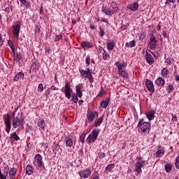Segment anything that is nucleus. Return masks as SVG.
<instances>
[{
	"label": "nucleus",
	"instance_id": "nucleus-20",
	"mask_svg": "<svg viewBox=\"0 0 179 179\" xmlns=\"http://www.w3.org/2000/svg\"><path fill=\"white\" fill-rule=\"evenodd\" d=\"M127 8H128V9H130V10H132V12H136V10H138V9L139 8V4L138 3V2H134V3L129 4L127 6Z\"/></svg>",
	"mask_w": 179,
	"mask_h": 179
},
{
	"label": "nucleus",
	"instance_id": "nucleus-48",
	"mask_svg": "<svg viewBox=\"0 0 179 179\" xmlns=\"http://www.w3.org/2000/svg\"><path fill=\"white\" fill-rule=\"evenodd\" d=\"M85 64L87 66H89V65H90V56L87 55L86 59H85Z\"/></svg>",
	"mask_w": 179,
	"mask_h": 179
},
{
	"label": "nucleus",
	"instance_id": "nucleus-1",
	"mask_svg": "<svg viewBox=\"0 0 179 179\" xmlns=\"http://www.w3.org/2000/svg\"><path fill=\"white\" fill-rule=\"evenodd\" d=\"M137 127L140 134H149L150 132L151 123L150 122H145L143 118L139 119Z\"/></svg>",
	"mask_w": 179,
	"mask_h": 179
},
{
	"label": "nucleus",
	"instance_id": "nucleus-10",
	"mask_svg": "<svg viewBox=\"0 0 179 179\" xmlns=\"http://www.w3.org/2000/svg\"><path fill=\"white\" fill-rule=\"evenodd\" d=\"M149 47L151 50H155L157 47V40H156V36L153 34L150 36Z\"/></svg>",
	"mask_w": 179,
	"mask_h": 179
},
{
	"label": "nucleus",
	"instance_id": "nucleus-21",
	"mask_svg": "<svg viewBox=\"0 0 179 179\" xmlns=\"http://www.w3.org/2000/svg\"><path fill=\"white\" fill-rule=\"evenodd\" d=\"M25 170L27 176H31L34 173V168L31 165H27Z\"/></svg>",
	"mask_w": 179,
	"mask_h": 179
},
{
	"label": "nucleus",
	"instance_id": "nucleus-36",
	"mask_svg": "<svg viewBox=\"0 0 179 179\" xmlns=\"http://www.w3.org/2000/svg\"><path fill=\"white\" fill-rule=\"evenodd\" d=\"M135 45H136V41H135V40H133L131 41H130L129 43L127 42L125 44V46L127 48H133V47H135Z\"/></svg>",
	"mask_w": 179,
	"mask_h": 179
},
{
	"label": "nucleus",
	"instance_id": "nucleus-45",
	"mask_svg": "<svg viewBox=\"0 0 179 179\" xmlns=\"http://www.w3.org/2000/svg\"><path fill=\"white\" fill-rule=\"evenodd\" d=\"M173 61V58L171 57H168L165 59V64L166 65H171V62Z\"/></svg>",
	"mask_w": 179,
	"mask_h": 179
},
{
	"label": "nucleus",
	"instance_id": "nucleus-15",
	"mask_svg": "<svg viewBox=\"0 0 179 179\" xmlns=\"http://www.w3.org/2000/svg\"><path fill=\"white\" fill-rule=\"evenodd\" d=\"M145 59L146 60V62L149 64V65H153V64H155V58H153V56L150 52H145Z\"/></svg>",
	"mask_w": 179,
	"mask_h": 179
},
{
	"label": "nucleus",
	"instance_id": "nucleus-50",
	"mask_svg": "<svg viewBox=\"0 0 179 179\" xmlns=\"http://www.w3.org/2000/svg\"><path fill=\"white\" fill-rule=\"evenodd\" d=\"M175 166L176 169H179V157H176V162H175Z\"/></svg>",
	"mask_w": 179,
	"mask_h": 179
},
{
	"label": "nucleus",
	"instance_id": "nucleus-9",
	"mask_svg": "<svg viewBox=\"0 0 179 179\" xmlns=\"http://www.w3.org/2000/svg\"><path fill=\"white\" fill-rule=\"evenodd\" d=\"M78 174L81 178H89L90 176H92V169H85L83 170H81L78 172Z\"/></svg>",
	"mask_w": 179,
	"mask_h": 179
},
{
	"label": "nucleus",
	"instance_id": "nucleus-51",
	"mask_svg": "<svg viewBox=\"0 0 179 179\" xmlns=\"http://www.w3.org/2000/svg\"><path fill=\"white\" fill-rule=\"evenodd\" d=\"M99 51L101 52V54H106V50L101 46H99Z\"/></svg>",
	"mask_w": 179,
	"mask_h": 179
},
{
	"label": "nucleus",
	"instance_id": "nucleus-14",
	"mask_svg": "<svg viewBox=\"0 0 179 179\" xmlns=\"http://www.w3.org/2000/svg\"><path fill=\"white\" fill-rule=\"evenodd\" d=\"M145 86L150 93H155V85H153V82H152V80H146Z\"/></svg>",
	"mask_w": 179,
	"mask_h": 179
},
{
	"label": "nucleus",
	"instance_id": "nucleus-40",
	"mask_svg": "<svg viewBox=\"0 0 179 179\" xmlns=\"http://www.w3.org/2000/svg\"><path fill=\"white\" fill-rule=\"evenodd\" d=\"M105 94H106V90H104L103 87H101V90H99L97 94V97H103V96H104Z\"/></svg>",
	"mask_w": 179,
	"mask_h": 179
},
{
	"label": "nucleus",
	"instance_id": "nucleus-62",
	"mask_svg": "<svg viewBox=\"0 0 179 179\" xmlns=\"http://www.w3.org/2000/svg\"><path fill=\"white\" fill-rule=\"evenodd\" d=\"M102 22H103L104 23H108V19H106V18H103L102 20Z\"/></svg>",
	"mask_w": 179,
	"mask_h": 179
},
{
	"label": "nucleus",
	"instance_id": "nucleus-41",
	"mask_svg": "<svg viewBox=\"0 0 179 179\" xmlns=\"http://www.w3.org/2000/svg\"><path fill=\"white\" fill-rule=\"evenodd\" d=\"M174 90V86L173 85H169L166 88V92L168 94H170Z\"/></svg>",
	"mask_w": 179,
	"mask_h": 179
},
{
	"label": "nucleus",
	"instance_id": "nucleus-58",
	"mask_svg": "<svg viewBox=\"0 0 179 179\" xmlns=\"http://www.w3.org/2000/svg\"><path fill=\"white\" fill-rule=\"evenodd\" d=\"M90 29H91V30H94L96 29V26H94L93 24H90Z\"/></svg>",
	"mask_w": 179,
	"mask_h": 179
},
{
	"label": "nucleus",
	"instance_id": "nucleus-31",
	"mask_svg": "<svg viewBox=\"0 0 179 179\" xmlns=\"http://www.w3.org/2000/svg\"><path fill=\"white\" fill-rule=\"evenodd\" d=\"M164 170L166 173H171L173 170V166L171 164L167 163L164 165Z\"/></svg>",
	"mask_w": 179,
	"mask_h": 179
},
{
	"label": "nucleus",
	"instance_id": "nucleus-59",
	"mask_svg": "<svg viewBox=\"0 0 179 179\" xmlns=\"http://www.w3.org/2000/svg\"><path fill=\"white\" fill-rule=\"evenodd\" d=\"M175 80H176V82H179V76H178V74L175 75Z\"/></svg>",
	"mask_w": 179,
	"mask_h": 179
},
{
	"label": "nucleus",
	"instance_id": "nucleus-28",
	"mask_svg": "<svg viewBox=\"0 0 179 179\" xmlns=\"http://www.w3.org/2000/svg\"><path fill=\"white\" fill-rule=\"evenodd\" d=\"M102 12H103V13H105V15H106L107 16L113 15V13L111 12V8H108L103 7Z\"/></svg>",
	"mask_w": 179,
	"mask_h": 179
},
{
	"label": "nucleus",
	"instance_id": "nucleus-13",
	"mask_svg": "<svg viewBox=\"0 0 179 179\" xmlns=\"http://www.w3.org/2000/svg\"><path fill=\"white\" fill-rule=\"evenodd\" d=\"M97 117H99L97 112H91L87 113V120L90 123L94 121V118H97Z\"/></svg>",
	"mask_w": 179,
	"mask_h": 179
},
{
	"label": "nucleus",
	"instance_id": "nucleus-30",
	"mask_svg": "<svg viewBox=\"0 0 179 179\" xmlns=\"http://www.w3.org/2000/svg\"><path fill=\"white\" fill-rule=\"evenodd\" d=\"M117 73L120 76H122V78H128L129 76L128 73L124 69L117 71Z\"/></svg>",
	"mask_w": 179,
	"mask_h": 179
},
{
	"label": "nucleus",
	"instance_id": "nucleus-8",
	"mask_svg": "<svg viewBox=\"0 0 179 179\" xmlns=\"http://www.w3.org/2000/svg\"><path fill=\"white\" fill-rule=\"evenodd\" d=\"M3 119L6 125L5 131L7 134H9V132H10V115L8 113L3 115Z\"/></svg>",
	"mask_w": 179,
	"mask_h": 179
},
{
	"label": "nucleus",
	"instance_id": "nucleus-49",
	"mask_svg": "<svg viewBox=\"0 0 179 179\" xmlns=\"http://www.w3.org/2000/svg\"><path fill=\"white\" fill-rule=\"evenodd\" d=\"M177 0H166L165 5H170V3H176Z\"/></svg>",
	"mask_w": 179,
	"mask_h": 179
},
{
	"label": "nucleus",
	"instance_id": "nucleus-3",
	"mask_svg": "<svg viewBox=\"0 0 179 179\" xmlns=\"http://www.w3.org/2000/svg\"><path fill=\"white\" fill-rule=\"evenodd\" d=\"M34 166L37 167L39 171H45V165L43 162V157L40 154H36L34 157Z\"/></svg>",
	"mask_w": 179,
	"mask_h": 179
},
{
	"label": "nucleus",
	"instance_id": "nucleus-52",
	"mask_svg": "<svg viewBox=\"0 0 179 179\" xmlns=\"http://www.w3.org/2000/svg\"><path fill=\"white\" fill-rule=\"evenodd\" d=\"M99 36L100 37H104V29H103V28L99 27Z\"/></svg>",
	"mask_w": 179,
	"mask_h": 179
},
{
	"label": "nucleus",
	"instance_id": "nucleus-34",
	"mask_svg": "<svg viewBox=\"0 0 179 179\" xmlns=\"http://www.w3.org/2000/svg\"><path fill=\"white\" fill-rule=\"evenodd\" d=\"M114 167H115V165L114 164H108L106 166L105 171H107V174H108V173H111V171H113V169H114Z\"/></svg>",
	"mask_w": 179,
	"mask_h": 179
},
{
	"label": "nucleus",
	"instance_id": "nucleus-19",
	"mask_svg": "<svg viewBox=\"0 0 179 179\" xmlns=\"http://www.w3.org/2000/svg\"><path fill=\"white\" fill-rule=\"evenodd\" d=\"M165 150L164 147L159 146L155 152V157H162L164 155Z\"/></svg>",
	"mask_w": 179,
	"mask_h": 179
},
{
	"label": "nucleus",
	"instance_id": "nucleus-60",
	"mask_svg": "<svg viewBox=\"0 0 179 179\" xmlns=\"http://www.w3.org/2000/svg\"><path fill=\"white\" fill-rule=\"evenodd\" d=\"M172 118H173V120H175V121H178V120L177 116H176L174 115H172Z\"/></svg>",
	"mask_w": 179,
	"mask_h": 179
},
{
	"label": "nucleus",
	"instance_id": "nucleus-57",
	"mask_svg": "<svg viewBox=\"0 0 179 179\" xmlns=\"http://www.w3.org/2000/svg\"><path fill=\"white\" fill-rule=\"evenodd\" d=\"M162 36L164 37V38H167V31H163Z\"/></svg>",
	"mask_w": 179,
	"mask_h": 179
},
{
	"label": "nucleus",
	"instance_id": "nucleus-56",
	"mask_svg": "<svg viewBox=\"0 0 179 179\" xmlns=\"http://www.w3.org/2000/svg\"><path fill=\"white\" fill-rule=\"evenodd\" d=\"M104 157H106V153H104V152H101V153L99 154V158H101V159H104Z\"/></svg>",
	"mask_w": 179,
	"mask_h": 179
},
{
	"label": "nucleus",
	"instance_id": "nucleus-26",
	"mask_svg": "<svg viewBox=\"0 0 179 179\" xmlns=\"http://www.w3.org/2000/svg\"><path fill=\"white\" fill-rule=\"evenodd\" d=\"M64 141L66 142V145L68 148H72V146L73 145V141L70 137L66 138L64 139Z\"/></svg>",
	"mask_w": 179,
	"mask_h": 179
},
{
	"label": "nucleus",
	"instance_id": "nucleus-38",
	"mask_svg": "<svg viewBox=\"0 0 179 179\" xmlns=\"http://www.w3.org/2000/svg\"><path fill=\"white\" fill-rule=\"evenodd\" d=\"M102 123H103V117H99V118H98V119H96V120H95L94 126H95L96 127H100V125H101Z\"/></svg>",
	"mask_w": 179,
	"mask_h": 179
},
{
	"label": "nucleus",
	"instance_id": "nucleus-6",
	"mask_svg": "<svg viewBox=\"0 0 179 179\" xmlns=\"http://www.w3.org/2000/svg\"><path fill=\"white\" fill-rule=\"evenodd\" d=\"M13 34L15 38L19 40V34H20V29L22 27V23L20 21H15L13 24Z\"/></svg>",
	"mask_w": 179,
	"mask_h": 179
},
{
	"label": "nucleus",
	"instance_id": "nucleus-55",
	"mask_svg": "<svg viewBox=\"0 0 179 179\" xmlns=\"http://www.w3.org/2000/svg\"><path fill=\"white\" fill-rule=\"evenodd\" d=\"M3 45V38H2V34H0V47Z\"/></svg>",
	"mask_w": 179,
	"mask_h": 179
},
{
	"label": "nucleus",
	"instance_id": "nucleus-16",
	"mask_svg": "<svg viewBox=\"0 0 179 179\" xmlns=\"http://www.w3.org/2000/svg\"><path fill=\"white\" fill-rule=\"evenodd\" d=\"M156 114V111L153 109H151L150 110L145 113V115L149 120V122L150 121H153L155 120V115Z\"/></svg>",
	"mask_w": 179,
	"mask_h": 179
},
{
	"label": "nucleus",
	"instance_id": "nucleus-44",
	"mask_svg": "<svg viewBox=\"0 0 179 179\" xmlns=\"http://www.w3.org/2000/svg\"><path fill=\"white\" fill-rule=\"evenodd\" d=\"M103 59L104 61H107V59H110V55L108 52H105V53L103 54Z\"/></svg>",
	"mask_w": 179,
	"mask_h": 179
},
{
	"label": "nucleus",
	"instance_id": "nucleus-24",
	"mask_svg": "<svg viewBox=\"0 0 179 179\" xmlns=\"http://www.w3.org/2000/svg\"><path fill=\"white\" fill-rule=\"evenodd\" d=\"M20 79L22 80L24 79V73L22 72H19L15 76L13 81L17 82V80H20Z\"/></svg>",
	"mask_w": 179,
	"mask_h": 179
},
{
	"label": "nucleus",
	"instance_id": "nucleus-32",
	"mask_svg": "<svg viewBox=\"0 0 179 179\" xmlns=\"http://www.w3.org/2000/svg\"><path fill=\"white\" fill-rule=\"evenodd\" d=\"M20 2H21L22 5H24L27 9H30L31 8V4H30L27 0H20Z\"/></svg>",
	"mask_w": 179,
	"mask_h": 179
},
{
	"label": "nucleus",
	"instance_id": "nucleus-61",
	"mask_svg": "<svg viewBox=\"0 0 179 179\" xmlns=\"http://www.w3.org/2000/svg\"><path fill=\"white\" fill-rule=\"evenodd\" d=\"M5 12H7V13H9L10 12V9L9 8V7L5 8Z\"/></svg>",
	"mask_w": 179,
	"mask_h": 179
},
{
	"label": "nucleus",
	"instance_id": "nucleus-33",
	"mask_svg": "<svg viewBox=\"0 0 179 179\" xmlns=\"http://www.w3.org/2000/svg\"><path fill=\"white\" fill-rule=\"evenodd\" d=\"M8 44L9 45V47L10 48V50H11L13 54L15 55V51H16V49L15 48V44L13 43V41H12V40H8Z\"/></svg>",
	"mask_w": 179,
	"mask_h": 179
},
{
	"label": "nucleus",
	"instance_id": "nucleus-46",
	"mask_svg": "<svg viewBox=\"0 0 179 179\" xmlns=\"http://www.w3.org/2000/svg\"><path fill=\"white\" fill-rule=\"evenodd\" d=\"M59 40H62V34L55 35V41H59Z\"/></svg>",
	"mask_w": 179,
	"mask_h": 179
},
{
	"label": "nucleus",
	"instance_id": "nucleus-7",
	"mask_svg": "<svg viewBox=\"0 0 179 179\" xmlns=\"http://www.w3.org/2000/svg\"><path fill=\"white\" fill-rule=\"evenodd\" d=\"M61 92H62V93H64L65 97H66L68 100H71L72 88L69 87V83L68 82L65 83V85L61 89Z\"/></svg>",
	"mask_w": 179,
	"mask_h": 179
},
{
	"label": "nucleus",
	"instance_id": "nucleus-64",
	"mask_svg": "<svg viewBox=\"0 0 179 179\" xmlns=\"http://www.w3.org/2000/svg\"><path fill=\"white\" fill-rule=\"evenodd\" d=\"M83 102H84L83 100H80V101H78L79 106H82V104H83Z\"/></svg>",
	"mask_w": 179,
	"mask_h": 179
},
{
	"label": "nucleus",
	"instance_id": "nucleus-5",
	"mask_svg": "<svg viewBox=\"0 0 179 179\" xmlns=\"http://www.w3.org/2000/svg\"><path fill=\"white\" fill-rule=\"evenodd\" d=\"M99 134H100V129H94L92 130V133L89 134L86 141L88 145L93 143L97 141V138H99Z\"/></svg>",
	"mask_w": 179,
	"mask_h": 179
},
{
	"label": "nucleus",
	"instance_id": "nucleus-4",
	"mask_svg": "<svg viewBox=\"0 0 179 179\" xmlns=\"http://www.w3.org/2000/svg\"><path fill=\"white\" fill-rule=\"evenodd\" d=\"M79 72L82 79H88L90 83H93V82H94V78H93V74H92L90 69L87 68L85 70L79 69Z\"/></svg>",
	"mask_w": 179,
	"mask_h": 179
},
{
	"label": "nucleus",
	"instance_id": "nucleus-29",
	"mask_svg": "<svg viewBox=\"0 0 179 179\" xmlns=\"http://www.w3.org/2000/svg\"><path fill=\"white\" fill-rule=\"evenodd\" d=\"M110 103V99H105L103 100L102 101H101L100 104H101V107L102 108H107V107H108V104Z\"/></svg>",
	"mask_w": 179,
	"mask_h": 179
},
{
	"label": "nucleus",
	"instance_id": "nucleus-22",
	"mask_svg": "<svg viewBox=\"0 0 179 179\" xmlns=\"http://www.w3.org/2000/svg\"><path fill=\"white\" fill-rule=\"evenodd\" d=\"M76 96L80 99H82L83 94L82 93V87L80 84L76 86Z\"/></svg>",
	"mask_w": 179,
	"mask_h": 179
},
{
	"label": "nucleus",
	"instance_id": "nucleus-17",
	"mask_svg": "<svg viewBox=\"0 0 179 179\" xmlns=\"http://www.w3.org/2000/svg\"><path fill=\"white\" fill-rule=\"evenodd\" d=\"M16 174H17V169L15 167L10 168L8 172L9 178L15 179Z\"/></svg>",
	"mask_w": 179,
	"mask_h": 179
},
{
	"label": "nucleus",
	"instance_id": "nucleus-63",
	"mask_svg": "<svg viewBox=\"0 0 179 179\" xmlns=\"http://www.w3.org/2000/svg\"><path fill=\"white\" fill-rule=\"evenodd\" d=\"M121 64L123 66V68H127V64H125V62H123Z\"/></svg>",
	"mask_w": 179,
	"mask_h": 179
},
{
	"label": "nucleus",
	"instance_id": "nucleus-43",
	"mask_svg": "<svg viewBox=\"0 0 179 179\" xmlns=\"http://www.w3.org/2000/svg\"><path fill=\"white\" fill-rule=\"evenodd\" d=\"M115 66H117L118 71H122V68H124V66H122L121 63H120V62H115Z\"/></svg>",
	"mask_w": 179,
	"mask_h": 179
},
{
	"label": "nucleus",
	"instance_id": "nucleus-47",
	"mask_svg": "<svg viewBox=\"0 0 179 179\" xmlns=\"http://www.w3.org/2000/svg\"><path fill=\"white\" fill-rule=\"evenodd\" d=\"M72 101L74 103H78L79 99H78V96L74 94L73 96H71Z\"/></svg>",
	"mask_w": 179,
	"mask_h": 179
},
{
	"label": "nucleus",
	"instance_id": "nucleus-27",
	"mask_svg": "<svg viewBox=\"0 0 179 179\" xmlns=\"http://www.w3.org/2000/svg\"><path fill=\"white\" fill-rule=\"evenodd\" d=\"M155 83L157 86L162 87L164 85V83H166V82L164 81V79H163L162 77H159L155 81Z\"/></svg>",
	"mask_w": 179,
	"mask_h": 179
},
{
	"label": "nucleus",
	"instance_id": "nucleus-11",
	"mask_svg": "<svg viewBox=\"0 0 179 179\" xmlns=\"http://www.w3.org/2000/svg\"><path fill=\"white\" fill-rule=\"evenodd\" d=\"M9 166H6L3 170V173H2V170L0 169V179H6V177L9 176Z\"/></svg>",
	"mask_w": 179,
	"mask_h": 179
},
{
	"label": "nucleus",
	"instance_id": "nucleus-54",
	"mask_svg": "<svg viewBox=\"0 0 179 179\" xmlns=\"http://www.w3.org/2000/svg\"><path fill=\"white\" fill-rule=\"evenodd\" d=\"M85 134H82L80 136V142H82V143H83L85 142Z\"/></svg>",
	"mask_w": 179,
	"mask_h": 179
},
{
	"label": "nucleus",
	"instance_id": "nucleus-42",
	"mask_svg": "<svg viewBox=\"0 0 179 179\" xmlns=\"http://www.w3.org/2000/svg\"><path fill=\"white\" fill-rule=\"evenodd\" d=\"M161 75L162 76H167L169 75V70L166 68H163V69L161 71Z\"/></svg>",
	"mask_w": 179,
	"mask_h": 179
},
{
	"label": "nucleus",
	"instance_id": "nucleus-39",
	"mask_svg": "<svg viewBox=\"0 0 179 179\" xmlns=\"http://www.w3.org/2000/svg\"><path fill=\"white\" fill-rule=\"evenodd\" d=\"M110 10L112 12V15H114V13H118V10H120V8L117 6H110Z\"/></svg>",
	"mask_w": 179,
	"mask_h": 179
},
{
	"label": "nucleus",
	"instance_id": "nucleus-2",
	"mask_svg": "<svg viewBox=\"0 0 179 179\" xmlns=\"http://www.w3.org/2000/svg\"><path fill=\"white\" fill-rule=\"evenodd\" d=\"M137 161L135 163L134 167H135V171L137 173L136 176L142 174V168L144 166H146V164H148V161L146 160H143L142 157H137Z\"/></svg>",
	"mask_w": 179,
	"mask_h": 179
},
{
	"label": "nucleus",
	"instance_id": "nucleus-18",
	"mask_svg": "<svg viewBox=\"0 0 179 179\" xmlns=\"http://www.w3.org/2000/svg\"><path fill=\"white\" fill-rule=\"evenodd\" d=\"M22 121L18 117H15L13 119V128H18L22 124Z\"/></svg>",
	"mask_w": 179,
	"mask_h": 179
},
{
	"label": "nucleus",
	"instance_id": "nucleus-25",
	"mask_svg": "<svg viewBox=\"0 0 179 179\" xmlns=\"http://www.w3.org/2000/svg\"><path fill=\"white\" fill-rule=\"evenodd\" d=\"M13 55L14 61H15L16 62H19L22 59V58H23V57L22 56V53L20 52L16 53V50H15V54H13Z\"/></svg>",
	"mask_w": 179,
	"mask_h": 179
},
{
	"label": "nucleus",
	"instance_id": "nucleus-35",
	"mask_svg": "<svg viewBox=\"0 0 179 179\" xmlns=\"http://www.w3.org/2000/svg\"><path fill=\"white\" fill-rule=\"evenodd\" d=\"M10 139H13V141H20V138L16 132H13L10 135Z\"/></svg>",
	"mask_w": 179,
	"mask_h": 179
},
{
	"label": "nucleus",
	"instance_id": "nucleus-23",
	"mask_svg": "<svg viewBox=\"0 0 179 179\" xmlns=\"http://www.w3.org/2000/svg\"><path fill=\"white\" fill-rule=\"evenodd\" d=\"M37 125L38 128L44 131V129H45V122L44 121V119H39Z\"/></svg>",
	"mask_w": 179,
	"mask_h": 179
},
{
	"label": "nucleus",
	"instance_id": "nucleus-37",
	"mask_svg": "<svg viewBox=\"0 0 179 179\" xmlns=\"http://www.w3.org/2000/svg\"><path fill=\"white\" fill-rule=\"evenodd\" d=\"M114 45H115L114 41H110V42H108L107 43V48L108 51H111L112 50H113Z\"/></svg>",
	"mask_w": 179,
	"mask_h": 179
},
{
	"label": "nucleus",
	"instance_id": "nucleus-12",
	"mask_svg": "<svg viewBox=\"0 0 179 179\" xmlns=\"http://www.w3.org/2000/svg\"><path fill=\"white\" fill-rule=\"evenodd\" d=\"M80 47L83 50H89L90 48H93L94 45H93V43L85 41L80 43Z\"/></svg>",
	"mask_w": 179,
	"mask_h": 179
},
{
	"label": "nucleus",
	"instance_id": "nucleus-53",
	"mask_svg": "<svg viewBox=\"0 0 179 179\" xmlns=\"http://www.w3.org/2000/svg\"><path fill=\"white\" fill-rule=\"evenodd\" d=\"M38 92H43V90H44V87L43 86V84L38 85Z\"/></svg>",
	"mask_w": 179,
	"mask_h": 179
}]
</instances>
